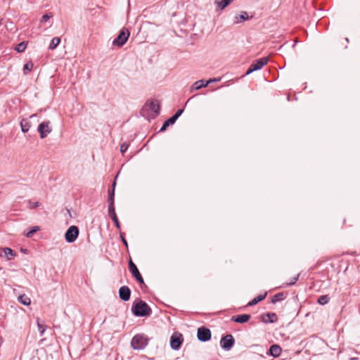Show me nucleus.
<instances>
[{
	"instance_id": "30",
	"label": "nucleus",
	"mask_w": 360,
	"mask_h": 360,
	"mask_svg": "<svg viewBox=\"0 0 360 360\" xmlns=\"http://www.w3.org/2000/svg\"><path fill=\"white\" fill-rule=\"evenodd\" d=\"M236 18L237 19H240V20H243V21L249 20H251L252 18V15L249 16L247 12L242 11L240 13V14L239 15V16L238 17L237 16Z\"/></svg>"
},
{
	"instance_id": "18",
	"label": "nucleus",
	"mask_w": 360,
	"mask_h": 360,
	"mask_svg": "<svg viewBox=\"0 0 360 360\" xmlns=\"http://www.w3.org/2000/svg\"><path fill=\"white\" fill-rule=\"evenodd\" d=\"M129 269L134 278L141 275L136 265L132 262L131 259L129 261Z\"/></svg>"
},
{
	"instance_id": "31",
	"label": "nucleus",
	"mask_w": 360,
	"mask_h": 360,
	"mask_svg": "<svg viewBox=\"0 0 360 360\" xmlns=\"http://www.w3.org/2000/svg\"><path fill=\"white\" fill-rule=\"evenodd\" d=\"M33 63L31 61L26 63L23 67V73L27 75L33 68Z\"/></svg>"
},
{
	"instance_id": "8",
	"label": "nucleus",
	"mask_w": 360,
	"mask_h": 360,
	"mask_svg": "<svg viewBox=\"0 0 360 360\" xmlns=\"http://www.w3.org/2000/svg\"><path fill=\"white\" fill-rule=\"evenodd\" d=\"M153 111L155 116L159 115L160 110V105L158 101H151L149 103H146L141 109V113L143 116H145L146 111Z\"/></svg>"
},
{
	"instance_id": "20",
	"label": "nucleus",
	"mask_w": 360,
	"mask_h": 360,
	"mask_svg": "<svg viewBox=\"0 0 360 360\" xmlns=\"http://www.w3.org/2000/svg\"><path fill=\"white\" fill-rule=\"evenodd\" d=\"M285 298H286V295L284 292H278V293L275 294L271 297V302L272 304H276L278 302H281V301L284 300Z\"/></svg>"
},
{
	"instance_id": "39",
	"label": "nucleus",
	"mask_w": 360,
	"mask_h": 360,
	"mask_svg": "<svg viewBox=\"0 0 360 360\" xmlns=\"http://www.w3.org/2000/svg\"><path fill=\"white\" fill-rule=\"evenodd\" d=\"M135 279L140 285L144 284V281L141 274L139 276L135 277Z\"/></svg>"
},
{
	"instance_id": "24",
	"label": "nucleus",
	"mask_w": 360,
	"mask_h": 360,
	"mask_svg": "<svg viewBox=\"0 0 360 360\" xmlns=\"http://www.w3.org/2000/svg\"><path fill=\"white\" fill-rule=\"evenodd\" d=\"M176 120H174V117H170L169 119L164 122L160 129V131H165L169 125L174 124Z\"/></svg>"
},
{
	"instance_id": "27",
	"label": "nucleus",
	"mask_w": 360,
	"mask_h": 360,
	"mask_svg": "<svg viewBox=\"0 0 360 360\" xmlns=\"http://www.w3.org/2000/svg\"><path fill=\"white\" fill-rule=\"evenodd\" d=\"M37 325L41 336H42L46 329V326L44 324V322L41 323L39 318H37Z\"/></svg>"
},
{
	"instance_id": "29",
	"label": "nucleus",
	"mask_w": 360,
	"mask_h": 360,
	"mask_svg": "<svg viewBox=\"0 0 360 360\" xmlns=\"http://www.w3.org/2000/svg\"><path fill=\"white\" fill-rule=\"evenodd\" d=\"M330 297L328 295H321L318 298L317 302L321 305H324L328 303Z\"/></svg>"
},
{
	"instance_id": "16",
	"label": "nucleus",
	"mask_w": 360,
	"mask_h": 360,
	"mask_svg": "<svg viewBox=\"0 0 360 360\" xmlns=\"http://www.w3.org/2000/svg\"><path fill=\"white\" fill-rule=\"evenodd\" d=\"M209 84V82L205 81L203 79L198 80L193 83V84L191 87V92H193L194 91H197L200 89L202 87H206Z\"/></svg>"
},
{
	"instance_id": "43",
	"label": "nucleus",
	"mask_w": 360,
	"mask_h": 360,
	"mask_svg": "<svg viewBox=\"0 0 360 360\" xmlns=\"http://www.w3.org/2000/svg\"><path fill=\"white\" fill-rule=\"evenodd\" d=\"M191 27L194 26L195 24H188Z\"/></svg>"
},
{
	"instance_id": "22",
	"label": "nucleus",
	"mask_w": 360,
	"mask_h": 360,
	"mask_svg": "<svg viewBox=\"0 0 360 360\" xmlns=\"http://www.w3.org/2000/svg\"><path fill=\"white\" fill-rule=\"evenodd\" d=\"M2 251L4 252V257H6L8 260L11 259L15 256V253L10 248H2Z\"/></svg>"
},
{
	"instance_id": "40",
	"label": "nucleus",
	"mask_w": 360,
	"mask_h": 360,
	"mask_svg": "<svg viewBox=\"0 0 360 360\" xmlns=\"http://www.w3.org/2000/svg\"><path fill=\"white\" fill-rule=\"evenodd\" d=\"M220 80H221V77H217V78L210 79L207 82H209V84H210V83H212V82H219Z\"/></svg>"
},
{
	"instance_id": "44",
	"label": "nucleus",
	"mask_w": 360,
	"mask_h": 360,
	"mask_svg": "<svg viewBox=\"0 0 360 360\" xmlns=\"http://www.w3.org/2000/svg\"><path fill=\"white\" fill-rule=\"evenodd\" d=\"M34 116H35V115H32L30 116V118H32V117H34Z\"/></svg>"
},
{
	"instance_id": "21",
	"label": "nucleus",
	"mask_w": 360,
	"mask_h": 360,
	"mask_svg": "<svg viewBox=\"0 0 360 360\" xmlns=\"http://www.w3.org/2000/svg\"><path fill=\"white\" fill-rule=\"evenodd\" d=\"M20 125L22 131L24 133L27 132L31 127L30 121L26 118H24L20 121Z\"/></svg>"
},
{
	"instance_id": "37",
	"label": "nucleus",
	"mask_w": 360,
	"mask_h": 360,
	"mask_svg": "<svg viewBox=\"0 0 360 360\" xmlns=\"http://www.w3.org/2000/svg\"><path fill=\"white\" fill-rule=\"evenodd\" d=\"M128 147H129V145L127 144V143H122L121 146H120V152L123 154L128 149Z\"/></svg>"
},
{
	"instance_id": "41",
	"label": "nucleus",
	"mask_w": 360,
	"mask_h": 360,
	"mask_svg": "<svg viewBox=\"0 0 360 360\" xmlns=\"http://www.w3.org/2000/svg\"><path fill=\"white\" fill-rule=\"evenodd\" d=\"M298 42L297 39H296L295 41V42L293 43V45H292V47L294 48L295 46H296V44Z\"/></svg>"
},
{
	"instance_id": "25",
	"label": "nucleus",
	"mask_w": 360,
	"mask_h": 360,
	"mask_svg": "<svg viewBox=\"0 0 360 360\" xmlns=\"http://www.w3.org/2000/svg\"><path fill=\"white\" fill-rule=\"evenodd\" d=\"M18 300L20 303H21L23 305L29 306L31 304V300L30 297H28L25 294L20 295L18 297Z\"/></svg>"
},
{
	"instance_id": "4",
	"label": "nucleus",
	"mask_w": 360,
	"mask_h": 360,
	"mask_svg": "<svg viewBox=\"0 0 360 360\" xmlns=\"http://www.w3.org/2000/svg\"><path fill=\"white\" fill-rule=\"evenodd\" d=\"M269 61L268 57H263L254 60L249 66L245 72V75H250L252 72L262 69Z\"/></svg>"
},
{
	"instance_id": "35",
	"label": "nucleus",
	"mask_w": 360,
	"mask_h": 360,
	"mask_svg": "<svg viewBox=\"0 0 360 360\" xmlns=\"http://www.w3.org/2000/svg\"><path fill=\"white\" fill-rule=\"evenodd\" d=\"M183 112L184 109H179L172 117H174V120L176 121L177 119L181 115Z\"/></svg>"
},
{
	"instance_id": "13",
	"label": "nucleus",
	"mask_w": 360,
	"mask_h": 360,
	"mask_svg": "<svg viewBox=\"0 0 360 360\" xmlns=\"http://www.w3.org/2000/svg\"><path fill=\"white\" fill-rule=\"evenodd\" d=\"M251 318V316L250 314H243L236 316H233L231 317V321L236 323H245L248 322Z\"/></svg>"
},
{
	"instance_id": "38",
	"label": "nucleus",
	"mask_w": 360,
	"mask_h": 360,
	"mask_svg": "<svg viewBox=\"0 0 360 360\" xmlns=\"http://www.w3.org/2000/svg\"><path fill=\"white\" fill-rule=\"evenodd\" d=\"M120 236L121 240L123 243V244L124 245V246L127 248H128V243H127L126 238L124 236V233H120Z\"/></svg>"
},
{
	"instance_id": "10",
	"label": "nucleus",
	"mask_w": 360,
	"mask_h": 360,
	"mask_svg": "<svg viewBox=\"0 0 360 360\" xmlns=\"http://www.w3.org/2000/svg\"><path fill=\"white\" fill-rule=\"evenodd\" d=\"M37 130L40 134L41 139H44L51 131L50 122L46 121L40 123L38 126Z\"/></svg>"
},
{
	"instance_id": "19",
	"label": "nucleus",
	"mask_w": 360,
	"mask_h": 360,
	"mask_svg": "<svg viewBox=\"0 0 360 360\" xmlns=\"http://www.w3.org/2000/svg\"><path fill=\"white\" fill-rule=\"evenodd\" d=\"M266 295H267L266 292H264L263 295H259L258 296L255 297L253 300H252L250 302H249L248 303L247 306L248 307H252V306H254V305L257 304L259 302H261L263 300H264L265 297H266Z\"/></svg>"
},
{
	"instance_id": "2",
	"label": "nucleus",
	"mask_w": 360,
	"mask_h": 360,
	"mask_svg": "<svg viewBox=\"0 0 360 360\" xmlns=\"http://www.w3.org/2000/svg\"><path fill=\"white\" fill-rule=\"evenodd\" d=\"M148 338L144 334H136L131 341V346L135 350L143 349L148 344Z\"/></svg>"
},
{
	"instance_id": "3",
	"label": "nucleus",
	"mask_w": 360,
	"mask_h": 360,
	"mask_svg": "<svg viewBox=\"0 0 360 360\" xmlns=\"http://www.w3.org/2000/svg\"><path fill=\"white\" fill-rule=\"evenodd\" d=\"M130 35L129 30L123 27L118 34L117 37L112 41V45L118 47L122 46L128 40Z\"/></svg>"
},
{
	"instance_id": "14",
	"label": "nucleus",
	"mask_w": 360,
	"mask_h": 360,
	"mask_svg": "<svg viewBox=\"0 0 360 360\" xmlns=\"http://www.w3.org/2000/svg\"><path fill=\"white\" fill-rule=\"evenodd\" d=\"M281 352L282 349L278 345H272L270 346L267 354L274 357H278L281 355Z\"/></svg>"
},
{
	"instance_id": "34",
	"label": "nucleus",
	"mask_w": 360,
	"mask_h": 360,
	"mask_svg": "<svg viewBox=\"0 0 360 360\" xmlns=\"http://www.w3.org/2000/svg\"><path fill=\"white\" fill-rule=\"evenodd\" d=\"M53 17V15L51 13H46V14H44L41 20H40V22H47L49 20H50L51 18Z\"/></svg>"
},
{
	"instance_id": "11",
	"label": "nucleus",
	"mask_w": 360,
	"mask_h": 360,
	"mask_svg": "<svg viewBox=\"0 0 360 360\" xmlns=\"http://www.w3.org/2000/svg\"><path fill=\"white\" fill-rule=\"evenodd\" d=\"M261 321L264 323H274L278 321V317L275 313L266 312L261 316Z\"/></svg>"
},
{
	"instance_id": "12",
	"label": "nucleus",
	"mask_w": 360,
	"mask_h": 360,
	"mask_svg": "<svg viewBox=\"0 0 360 360\" xmlns=\"http://www.w3.org/2000/svg\"><path fill=\"white\" fill-rule=\"evenodd\" d=\"M119 297L120 300L126 302L129 300L131 296V290L127 285H123L119 289Z\"/></svg>"
},
{
	"instance_id": "9",
	"label": "nucleus",
	"mask_w": 360,
	"mask_h": 360,
	"mask_svg": "<svg viewBox=\"0 0 360 360\" xmlns=\"http://www.w3.org/2000/svg\"><path fill=\"white\" fill-rule=\"evenodd\" d=\"M234 343L235 340L231 334L226 335L220 340L221 347L226 351H229L234 345Z\"/></svg>"
},
{
	"instance_id": "17",
	"label": "nucleus",
	"mask_w": 360,
	"mask_h": 360,
	"mask_svg": "<svg viewBox=\"0 0 360 360\" xmlns=\"http://www.w3.org/2000/svg\"><path fill=\"white\" fill-rule=\"evenodd\" d=\"M116 186L115 180L112 185V189L108 191V206L115 207V188Z\"/></svg>"
},
{
	"instance_id": "5",
	"label": "nucleus",
	"mask_w": 360,
	"mask_h": 360,
	"mask_svg": "<svg viewBox=\"0 0 360 360\" xmlns=\"http://www.w3.org/2000/svg\"><path fill=\"white\" fill-rule=\"evenodd\" d=\"M184 342V337L179 332H174L170 338V347L173 350H179Z\"/></svg>"
},
{
	"instance_id": "7",
	"label": "nucleus",
	"mask_w": 360,
	"mask_h": 360,
	"mask_svg": "<svg viewBox=\"0 0 360 360\" xmlns=\"http://www.w3.org/2000/svg\"><path fill=\"white\" fill-rule=\"evenodd\" d=\"M212 338L211 330L205 327L201 326L197 330V338L199 341L205 342L209 341Z\"/></svg>"
},
{
	"instance_id": "42",
	"label": "nucleus",
	"mask_w": 360,
	"mask_h": 360,
	"mask_svg": "<svg viewBox=\"0 0 360 360\" xmlns=\"http://www.w3.org/2000/svg\"><path fill=\"white\" fill-rule=\"evenodd\" d=\"M345 41L348 43L349 42V39L348 38H345Z\"/></svg>"
},
{
	"instance_id": "28",
	"label": "nucleus",
	"mask_w": 360,
	"mask_h": 360,
	"mask_svg": "<svg viewBox=\"0 0 360 360\" xmlns=\"http://www.w3.org/2000/svg\"><path fill=\"white\" fill-rule=\"evenodd\" d=\"M60 37H53L49 46V50H53L55 49L58 46V44H60Z\"/></svg>"
},
{
	"instance_id": "32",
	"label": "nucleus",
	"mask_w": 360,
	"mask_h": 360,
	"mask_svg": "<svg viewBox=\"0 0 360 360\" xmlns=\"http://www.w3.org/2000/svg\"><path fill=\"white\" fill-rule=\"evenodd\" d=\"M39 230V226H33L31 228V229L27 233H25V236L28 237V238H31L37 231H38Z\"/></svg>"
},
{
	"instance_id": "23",
	"label": "nucleus",
	"mask_w": 360,
	"mask_h": 360,
	"mask_svg": "<svg viewBox=\"0 0 360 360\" xmlns=\"http://www.w3.org/2000/svg\"><path fill=\"white\" fill-rule=\"evenodd\" d=\"M233 0H215L214 3L220 9H224L228 6Z\"/></svg>"
},
{
	"instance_id": "26",
	"label": "nucleus",
	"mask_w": 360,
	"mask_h": 360,
	"mask_svg": "<svg viewBox=\"0 0 360 360\" xmlns=\"http://www.w3.org/2000/svg\"><path fill=\"white\" fill-rule=\"evenodd\" d=\"M27 44H28L27 41H23L19 43L18 44H17V46L15 47V50L18 53H22L25 51V49L27 48Z\"/></svg>"
},
{
	"instance_id": "6",
	"label": "nucleus",
	"mask_w": 360,
	"mask_h": 360,
	"mask_svg": "<svg viewBox=\"0 0 360 360\" xmlns=\"http://www.w3.org/2000/svg\"><path fill=\"white\" fill-rule=\"evenodd\" d=\"M79 228L77 226H70L65 233V240L69 243L75 242L79 236Z\"/></svg>"
},
{
	"instance_id": "1",
	"label": "nucleus",
	"mask_w": 360,
	"mask_h": 360,
	"mask_svg": "<svg viewBox=\"0 0 360 360\" xmlns=\"http://www.w3.org/2000/svg\"><path fill=\"white\" fill-rule=\"evenodd\" d=\"M131 311L135 316L143 317L150 315L152 309L146 302L140 300L133 304Z\"/></svg>"
},
{
	"instance_id": "15",
	"label": "nucleus",
	"mask_w": 360,
	"mask_h": 360,
	"mask_svg": "<svg viewBox=\"0 0 360 360\" xmlns=\"http://www.w3.org/2000/svg\"><path fill=\"white\" fill-rule=\"evenodd\" d=\"M108 214H109L110 217H111L112 220L113 221L116 228L117 229H120V228H121L120 224L119 222L118 218H117L116 212H115V207L108 206Z\"/></svg>"
},
{
	"instance_id": "36",
	"label": "nucleus",
	"mask_w": 360,
	"mask_h": 360,
	"mask_svg": "<svg viewBox=\"0 0 360 360\" xmlns=\"http://www.w3.org/2000/svg\"><path fill=\"white\" fill-rule=\"evenodd\" d=\"M299 276H300V274H297L295 277H293L290 281L289 283H288L286 285H292L294 284H295V283L297 282V281L298 280L299 278Z\"/></svg>"
},
{
	"instance_id": "33",
	"label": "nucleus",
	"mask_w": 360,
	"mask_h": 360,
	"mask_svg": "<svg viewBox=\"0 0 360 360\" xmlns=\"http://www.w3.org/2000/svg\"><path fill=\"white\" fill-rule=\"evenodd\" d=\"M27 204H28V208L29 209H34L36 207H38L41 205V203L39 202H32V200H28L27 201Z\"/></svg>"
}]
</instances>
